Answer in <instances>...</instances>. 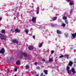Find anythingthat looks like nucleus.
<instances>
[{
  "instance_id": "nucleus-5",
  "label": "nucleus",
  "mask_w": 76,
  "mask_h": 76,
  "mask_svg": "<svg viewBox=\"0 0 76 76\" xmlns=\"http://www.w3.org/2000/svg\"><path fill=\"white\" fill-rule=\"evenodd\" d=\"M37 19V18L36 17H33L32 19V21L33 22H35Z\"/></svg>"
},
{
  "instance_id": "nucleus-18",
  "label": "nucleus",
  "mask_w": 76,
  "mask_h": 76,
  "mask_svg": "<svg viewBox=\"0 0 76 76\" xmlns=\"http://www.w3.org/2000/svg\"><path fill=\"white\" fill-rule=\"evenodd\" d=\"M63 19H64V20H66V19H67V17H66V16H64L63 17Z\"/></svg>"
},
{
  "instance_id": "nucleus-13",
  "label": "nucleus",
  "mask_w": 76,
  "mask_h": 76,
  "mask_svg": "<svg viewBox=\"0 0 76 76\" xmlns=\"http://www.w3.org/2000/svg\"><path fill=\"white\" fill-rule=\"evenodd\" d=\"M53 60V58H51L49 59V62H51Z\"/></svg>"
},
{
  "instance_id": "nucleus-27",
  "label": "nucleus",
  "mask_w": 76,
  "mask_h": 76,
  "mask_svg": "<svg viewBox=\"0 0 76 76\" xmlns=\"http://www.w3.org/2000/svg\"><path fill=\"white\" fill-rule=\"evenodd\" d=\"M63 57H64V56L63 55H61L59 56V58H63Z\"/></svg>"
},
{
  "instance_id": "nucleus-28",
  "label": "nucleus",
  "mask_w": 76,
  "mask_h": 76,
  "mask_svg": "<svg viewBox=\"0 0 76 76\" xmlns=\"http://www.w3.org/2000/svg\"><path fill=\"white\" fill-rule=\"evenodd\" d=\"M33 38H34V39H35V35H33Z\"/></svg>"
},
{
  "instance_id": "nucleus-20",
  "label": "nucleus",
  "mask_w": 76,
  "mask_h": 76,
  "mask_svg": "<svg viewBox=\"0 0 76 76\" xmlns=\"http://www.w3.org/2000/svg\"><path fill=\"white\" fill-rule=\"evenodd\" d=\"M42 43H41L40 44V45H39V47L40 48L41 47H42Z\"/></svg>"
},
{
  "instance_id": "nucleus-35",
  "label": "nucleus",
  "mask_w": 76,
  "mask_h": 76,
  "mask_svg": "<svg viewBox=\"0 0 76 76\" xmlns=\"http://www.w3.org/2000/svg\"><path fill=\"white\" fill-rule=\"evenodd\" d=\"M39 13V11H37V15Z\"/></svg>"
},
{
  "instance_id": "nucleus-39",
  "label": "nucleus",
  "mask_w": 76,
  "mask_h": 76,
  "mask_svg": "<svg viewBox=\"0 0 76 76\" xmlns=\"http://www.w3.org/2000/svg\"><path fill=\"white\" fill-rule=\"evenodd\" d=\"M37 69H39V67H37Z\"/></svg>"
},
{
  "instance_id": "nucleus-32",
  "label": "nucleus",
  "mask_w": 76,
  "mask_h": 76,
  "mask_svg": "<svg viewBox=\"0 0 76 76\" xmlns=\"http://www.w3.org/2000/svg\"><path fill=\"white\" fill-rule=\"evenodd\" d=\"M65 35L66 37H68V34H65Z\"/></svg>"
},
{
  "instance_id": "nucleus-21",
  "label": "nucleus",
  "mask_w": 76,
  "mask_h": 76,
  "mask_svg": "<svg viewBox=\"0 0 76 76\" xmlns=\"http://www.w3.org/2000/svg\"><path fill=\"white\" fill-rule=\"evenodd\" d=\"M70 69V67H69V66H68L66 67V70L67 71H68V70H69Z\"/></svg>"
},
{
  "instance_id": "nucleus-7",
  "label": "nucleus",
  "mask_w": 76,
  "mask_h": 76,
  "mask_svg": "<svg viewBox=\"0 0 76 76\" xmlns=\"http://www.w3.org/2000/svg\"><path fill=\"white\" fill-rule=\"evenodd\" d=\"M72 72L73 73V74L75 75V74L76 73V72L75 71V69L74 68H72L71 70Z\"/></svg>"
},
{
  "instance_id": "nucleus-8",
  "label": "nucleus",
  "mask_w": 76,
  "mask_h": 76,
  "mask_svg": "<svg viewBox=\"0 0 76 76\" xmlns=\"http://www.w3.org/2000/svg\"><path fill=\"white\" fill-rule=\"evenodd\" d=\"M29 50H33L34 48V47L32 46H29L28 47Z\"/></svg>"
},
{
  "instance_id": "nucleus-9",
  "label": "nucleus",
  "mask_w": 76,
  "mask_h": 76,
  "mask_svg": "<svg viewBox=\"0 0 76 76\" xmlns=\"http://www.w3.org/2000/svg\"><path fill=\"white\" fill-rule=\"evenodd\" d=\"M72 64H73V62L70 61L69 63V66H72Z\"/></svg>"
},
{
  "instance_id": "nucleus-43",
  "label": "nucleus",
  "mask_w": 76,
  "mask_h": 76,
  "mask_svg": "<svg viewBox=\"0 0 76 76\" xmlns=\"http://www.w3.org/2000/svg\"><path fill=\"white\" fill-rule=\"evenodd\" d=\"M39 76V75H36V76Z\"/></svg>"
},
{
  "instance_id": "nucleus-30",
  "label": "nucleus",
  "mask_w": 76,
  "mask_h": 76,
  "mask_svg": "<svg viewBox=\"0 0 76 76\" xmlns=\"http://www.w3.org/2000/svg\"><path fill=\"white\" fill-rule=\"evenodd\" d=\"M66 1H69V2H71L72 1L71 0H66Z\"/></svg>"
},
{
  "instance_id": "nucleus-17",
  "label": "nucleus",
  "mask_w": 76,
  "mask_h": 76,
  "mask_svg": "<svg viewBox=\"0 0 76 76\" xmlns=\"http://www.w3.org/2000/svg\"><path fill=\"white\" fill-rule=\"evenodd\" d=\"M28 31H29L28 29H26L24 31V32H26L27 34H28Z\"/></svg>"
},
{
  "instance_id": "nucleus-34",
  "label": "nucleus",
  "mask_w": 76,
  "mask_h": 76,
  "mask_svg": "<svg viewBox=\"0 0 76 76\" xmlns=\"http://www.w3.org/2000/svg\"><path fill=\"white\" fill-rule=\"evenodd\" d=\"M11 31H12V32H14V30H13V29H11Z\"/></svg>"
},
{
  "instance_id": "nucleus-19",
  "label": "nucleus",
  "mask_w": 76,
  "mask_h": 76,
  "mask_svg": "<svg viewBox=\"0 0 76 76\" xmlns=\"http://www.w3.org/2000/svg\"><path fill=\"white\" fill-rule=\"evenodd\" d=\"M26 69H29V66L28 65H27L26 66Z\"/></svg>"
},
{
  "instance_id": "nucleus-40",
  "label": "nucleus",
  "mask_w": 76,
  "mask_h": 76,
  "mask_svg": "<svg viewBox=\"0 0 76 76\" xmlns=\"http://www.w3.org/2000/svg\"><path fill=\"white\" fill-rule=\"evenodd\" d=\"M43 75V73H42L41 74V76H42Z\"/></svg>"
},
{
  "instance_id": "nucleus-3",
  "label": "nucleus",
  "mask_w": 76,
  "mask_h": 76,
  "mask_svg": "<svg viewBox=\"0 0 76 76\" xmlns=\"http://www.w3.org/2000/svg\"><path fill=\"white\" fill-rule=\"evenodd\" d=\"M72 36L71 37L72 39H75V38L76 37V33L75 34H72Z\"/></svg>"
},
{
  "instance_id": "nucleus-26",
  "label": "nucleus",
  "mask_w": 76,
  "mask_h": 76,
  "mask_svg": "<svg viewBox=\"0 0 76 76\" xmlns=\"http://www.w3.org/2000/svg\"><path fill=\"white\" fill-rule=\"evenodd\" d=\"M68 56V55L67 54H65L64 55V57H67Z\"/></svg>"
},
{
  "instance_id": "nucleus-31",
  "label": "nucleus",
  "mask_w": 76,
  "mask_h": 76,
  "mask_svg": "<svg viewBox=\"0 0 76 76\" xmlns=\"http://www.w3.org/2000/svg\"><path fill=\"white\" fill-rule=\"evenodd\" d=\"M51 53L52 54H53V53H54V50H52L51 51Z\"/></svg>"
},
{
  "instance_id": "nucleus-2",
  "label": "nucleus",
  "mask_w": 76,
  "mask_h": 76,
  "mask_svg": "<svg viewBox=\"0 0 76 76\" xmlns=\"http://www.w3.org/2000/svg\"><path fill=\"white\" fill-rule=\"evenodd\" d=\"M22 55L24 57H26L28 56L25 53L21 52V56L20 57V58H22Z\"/></svg>"
},
{
  "instance_id": "nucleus-42",
  "label": "nucleus",
  "mask_w": 76,
  "mask_h": 76,
  "mask_svg": "<svg viewBox=\"0 0 76 76\" xmlns=\"http://www.w3.org/2000/svg\"><path fill=\"white\" fill-rule=\"evenodd\" d=\"M1 20V18L0 17V20Z\"/></svg>"
},
{
  "instance_id": "nucleus-10",
  "label": "nucleus",
  "mask_w": 76,
  "mask_h": 76,
  "mask_svg": "<svg viewBox=\"0 0 76 76\" xmlns=\"http://www.w3.org/2000/svg\"><path fill=\"white\" fill-rule=\"evenodd\" d=\"M57 33L58 34H61V31H59V30H57Z\"/></svg>"
},
{
  "instance_id": "nucleus-1",
  "label": "nucleus",
  "mask_w": 76,
  "mask_h": 76,
  "mask_svg": "<svg viewBox=\"0 0 76 76\" xmlns=\"http://www.w3.org/2000/svg\"><path fill=\"white\" fill-rule=\"evenodd\" d=\"M0 38L1 40H3V39L5 40L6 37V36H4L3 34H0Z\"/></svg>"
},
{
  "instance_id": "nucleus-24",
  "label": "nucleus",
  "mask_w": 76,
  "mask_h": 76,
  "mask_svg": "<svg viewBox=\"0 0 76 76\" xmlns=\"http://www.w3.org/2000/svg\"><path fill=\"white\" fill-rule=\"evenodd\" d=\"M62 26H63V27H64L65 26H66V24L65 23H63L62 25Z\"/></svg>"
},
{
  "instance_id": "nucleus-29",
  "label": "nucleus",
  "mask_w": 76,
  "mask_h": 76,
  "mask_svg": "<svg viewBox=\"0 0 76 76\" xmlns=\"http://www.w3.org/2000/svg\"><path fill=\"white\" fill-rule=\"evenodd\" d=\"M42 61H45V60L44 59H42Z\"/></svg>"
},
{
  "instance_id": "nucleus-36",
  "label": "nucleus",
  "mask_w": 76,
  "mask_h": 76,
  "mask_svg": "<svg viewBox=\"0 0 76 76\" xmlns=\"http://www.w3.org/2000/svg\"><path fill=\"white\" fill-rule=\"evenodd\" d=\"M37 62H35V63H34L35 65H37Z\"/></svg>"
},
{
  "instance_id": "nucleus-41",
  "label": "nucleus",
  "mask_w": 76,
  "mask_h": 76,
  "mask_svg": "<svg viewBox=\"0 0 76 76\" xmlns=\"http://www.w3.org/2000/svg\"><path fill=\"white\" fill-rule=\"evenodd\" d=\"M66 58H67V59H69V57H68V56H67Z\"/></svg>"
},
{
  "instance_id": "nucleus-4",
  "label": "nucleus",
  "mask_w": 76,
  "mask_h": 76,
  "mask_svg": "<svg viewBox=\"0 0 76 76\" xmlns=\"http://www.w3.org/2000/svg\"><path fill=\"white\" fill-rule=\"evenodd\" d=\"M5 52L4 49L3 48H2L1 50H0V53H1V54H3Z\"/></svg>"
},
{
  "instance_id": "nucleus-6",
  "label": "nucleus",
  "mask_w": 76,
  "mask_h": 76,
  "mask_svg": "<svg viewBox=\"0 0 76 76\" xmlns=\"http://www.w3.org/2000/svg\"><path fill=\"white\" fill-rule=\"evenodd\" d=\"M15 33H17V32L19 33V32H20V30H19L17 28L15 30Z\"/></svg>"
},
{
  "instance_id": "nucleus-45",
  "label": "nucleus",
  "mask_w": 76,
  "mask_h": 76,
  "mask_svg": "<svg viewBox=\"0 0 76 76\" xmlns=\"http://www.w3.org/2000/svg\"><path fill=\"white\" fill-rule=\"evenodd\" d=\"M1 26L0 25V27Z\"/></svg>"
},
{
  "instance_id": "nucleus-25",
  "label": "nucleus",
  "mask_w": 76,
  "mask_h": 76,
  "mask_svg": "<svg viewBox=\"0 0 76 76\" xmlns=\"http://www.w3.org/2000/svg\"><path fill=\"white\" fill-rule=\"evenodd\" d=\"M65 22H66V24H68V21H67V20H65Z\"/></svg>"
},
{
  "instance_id": "nucleus-11",
  "label": "nucleus",
  "mask_w": 76,
  "mask_h": 76,
  "mask_svg": "<svg viewBox=\"0 0 76 76\" xmlns=\"http://www.w3.org/2000/svg\"><path fill=\"white\" fill-rule=\"evenodd\" d=\"M1 33H2V34H5L6 33V31H5V30H2L1 31Z\"/></svg>"
},
{
  "instance_id": "nucleus-44",
  "label": "nucleus",
  "mask_w": 76,
  "mask_h": 76,
  "mask_svg": "<svg viewBox=\"0 0 76 76\" xmlns=\"http://www.w3.org/2000/svg\"><path fill=\"white\" fill-rule=\"evenodd\" d=\"M31 30H32V28H31Z\"/></svg>"
},
{
  "instance_id": "nucleus-23",
  "label": "nucleus",
  "mask_w": 76,
  "mask_h": 76,
  "mask_svg": "<svg viewBox=\"0 0 76 76\" xmlns=\"http://www.w3.org/2000/svg\"><path fill=\"white\" fill-rule=\"evenodd\" d=\"M68 73L69 74H70V73H71V71H70V70H68Z\"/></svg>"
},
{
  "instance_id": "nucleus-37",
  "label": "nucleus",
  "mask_w": 76,
  "mask_h": 76,
  "mask_svg": "<svg viewBox=\"0 0 76 76\" xmlns=\"http://www.w3.org/2000/svg\"><path fill=\"white\" fill-rule=\"evenodd\" d=\"M37 11H39V8H38V7L37 8Z\"/></svg>"
},
{
  "instance_id": "nucleus-33",
  "label": "nucleus",
  "mask_w": 76,
  "mask_h": 76,
  "mask_svg": "<svg viewBox=\"0 0 76 76\" xmlns=\"http://www.w3.org/2000/svg\"><path fill=\"white\" fill-rule=\"evenodd\" d=\"M17 69L16 68H15V69H14V70L15 71V72H16V71H17Z\"/></svg>"
},
{
  "instance_id": "nucleus-38",
  "label": "nucleus",
  "mask_w": 76,
  "mask_h": 76,
  "mask_svg": "<svg viewBox=\"0 0 76 76\" xmlns=\"http://www.w3.org/2000/svg\"><path fill=\"white\" fill-rule=\"evenodd\" d=\"M58 22H61V19H59L58 20Z\"/></svg>"
},
{
  "instance_id": "nucleus-16",
  "label": "nucleus",
  "mask_w": 76,
  "mask_h": 76,
  "mask_svg": "<svg viewBox=\"0 0 76 76\" xmlns=\"http://www.w3.org/2000/svg\"><path fill=\"white\" fill-rule=\"evenodd\" d=\"M44 72L45 75H47L48 74V71L47 70H45L44 71Z\"/></svg>"
},
{
  "instance_id": "nucleus-22",
  "label": "nucleus",
  "mask_w": 76,
  "mask_h": 76,
  "mask_svg": "<svg viewBox=\"0 0 76 76\" xmlns=\"http://www.w3.org/2000/svg\"><path fill=\"white\" fill-rule=\"evenodd\" d=\"M56 19H57V18L54 17L53 18H52V19L53 20H56Z\"/></svg>"
},
{
  "instance_id": "nucleus-14",
  "label": "nucleus",
  "mask_w": 76,
  "mask_h": 76,
  "mask_svg": "<svg viewBox=\"0 0 76 76\" xmlns=\"http://www.w3.org/2000/svg\"><path fill=\"white\" fill-rule=\"evenodd\" d=\"M16 63L17 65H19V64H20V61H19V60H18V61L16 62Z\"/></svg>"
},
{
  "instance_id": "nucleus-15",
  "label": "nucleus",
  "mask_w": 76,
  "mask_h": 76,
  "mask_svg": "<svg viewBox=\"0 0 76 76\" xmlns=\"http://www.w3.org/2000/svg\"><path fill=\"white\" fill-rule=\"evenodd\" d=\"M71 2L69 3V4L70 6H71V5H74V4H73V3L74 2L73 1H71Z\"/></svg>"
},
{
  "instance_id": "nucleus-12",
  "label": "nucleus",
  "mask_w": 76,
  "mask_h": 76,
  "mask_svg": "<svg viewBox=\"0 0 76 76\" xmlns=\"http://www.w3.org/2000/svg\"><path fill=\"white\" fill-rule=\"evenodd\" d=\"M12 41L14 43H18V42L16 39H14Z\"/></svg>"
}]
</instances>
